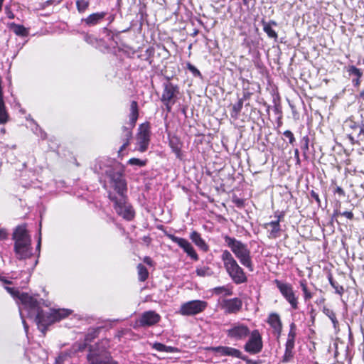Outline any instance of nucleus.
Wrapping results in <instances>:
<instances>
[{"label": "nucleus", "instance_id": "18", "mask_svg": "<svg viewBox=\"0 0 364 364\" xmlns=\"http://www.w3.org/2000/svg\"><path fill=\"white\" fill-rule=\"evenodd\" d=\"M161 316L155 311L149 310L141 314L136 323L140 327L152 326L161 321Z\"/></svg>", "mask_w": 364, "mask_h": 364}, {"label": "nucleus", "instance_id": "42", "mask_svg": "<svg viewBox=\"0 0 364 364\" xmlns=\"http://www.w3.org/2000/svg\"><path fill=\"white\" fill-rule=\"evenodd\" d=\"M213 292L218 295L223 293H225L226 296H230L232 294V291L225 286L214 288Z\"/></svg>", "mask_w": 364, "mask_h": 364}, {"label": "nucleus", "instance_id": "4", "mask_svg": "<svg viewBox=\"0 0 364 364\" xmlns=\"http://www.w3.org/2000/svg\"><path fill=\"white\" fill-rule=\"evenodd\" d=\"M129 127L123 126L121 129V134L119 136L120 142L122 143L118 151V156L122 155V152L130 144V141L132 139V129L136 126L137 119L139 116V109L138 102L136 100L131 102L129 108Z\"/></svg>", "mask_w": 364, "mask_h": 364}, {"label": "nucleus", "instance_id": "13", "mask_svg": "<svg viewBox=\"0 0 364 364\" xmlns=\"http://www.w3.org/2000/svg\"><path fill=\"white\" fill-rule=\"evenodd\" d=\"M33 318L43 336L46 335L48 327L55 323L51 310L47 312L41 308Z\"/></svg>", "mask_w": 364, "mask_h": 364}, {"label": "nucleus", "instance_id": "27", "mask_svg": "<svg viewBox=\"0 0 364 364\" xmlns=\"http://www.w3.org/2000/svg\"><path fill=\"white\" fill-rule=\"evenodd\" d=\"M9 28L18 36L26 37L29 34L28 30L24 26L14 22L10 23Z\"/></svg>", "mask_w": 364, "mask_h": 364}, {"label": "nucleus", "instance_id": "58", "mask_svg": "<svg viewBox=\"0 0 364 364\" xmlns=\"http://www.w3.org/2000/svg\"><path fill=\"white\" fill-rule=\"evenodd\" d=\"M294 158L296 161V164H300L301 161H300V158H299V152L298 149H295V150H294Z\"/></svg>", "mask_w": 364, "mask_h": 364}, {"label": "nucleus", "instance_id": "24", "mask_svg": "<svg viewBox=\"0 0 364 364\" xmlns=\"http://www.w3.org/2000/svg\"><path fill=\"white\" fill-rule=\"evenodd\" d=\"M263 227L266 229L268 228V227L271 228V229L268 230V237L269 239H276L280 236L282 229L278 221H271L264 223Z\"/></svg>", "mask_w": 364, "mask_h": 364}, {"label": "nucleus", "instance_id": "22", "mask_svg": "<svg viewBox=\"0 0 364 364\" xmlns=\"http://www.w3.org/2000/svg\"><path fill=\"white\" fill-rule=\"evenodd\" d=\"M261 23L263 27V31L267 35L268 38L273 39L274 41H277L278 34L272 28L273 26H277V23L274 20L267 21L264 18H262Z\"/></svg>", "mask_w": 364, "mask_h": 364}, {"label": "nucleus", "instance_id": "35", "mask_svg": "<svg viewBox=\"0 0 364 364\" xmlns=\"http://www.w3.org/2000/svg\"><path fill=\"white\" fill-rule=\"evenodd\" d=\"M136 269L139 280L142 282H145L149 275L147 268L140 263L136 266Z\"/></svg>", "mask_w": 364, "mask_h": 364}, {"label": "nucleus", "instance_id": "33", "mask_svg": "<svg viewBox=\"0 0 364 364\" xmlns=\"http://www.w3.org/2000/svg\"><path fill=\"white\" fill-rule=\"evenodd\" d=\"M9 120V114L4 101V98H0V124H4Z\"/></svg>", "mask_w": 364, "mask_h": 364}, {"label": "nucleus", "instance_id": "1", "mask_svg": "<svg viewBox=\"0 0 364 364\" xmlns=\"http://www.w3.org/2000/svg\"><path fill=\"white\" fill-rule=\"evenodd\" d=\"M225 245L230 249L222 251L220 256L224 268L235 284H241L247 282V277L244 269L239 265L232 254L238 259L240 264L249 271L254 270V264L252 259L251 251L247 245L241 240L228 235H222Z\"/></svg>", "mask_w": 364, "mask_h": 364}, {"label": "nucleus", "instance_id": "20", "mask_svg": "<svg viewBox=\"0 0 364 364\" xmlns=\"http://www.w3.org/2000/svg\"><path fill=\"white\" fill-rule=\"evenodd\" d=\"M106 15L107 12L105 11L92 13L86 18H82L81 22L88 27L95 26L103 21Z\"/></svg>", "mask_w": 364, "mask_h": 364}, {"label": "nucleus", "instance_id": "40", "mask_svg": "<svg viewBox=\"0 0 364 364\" xmlns=\"http://www.w3.org/2000/svg\"><path fill=\"white\" fill-rule=\"evenodd\" d=\"M99 328H95L90 331L85 336L84 341H85L87 343L93 341L96 338L98 337L99 335Z\"/></svg>", "mask_w": 364, "mask_h": 364}, {"label": "nucleus", "instance_id": "39", "mask_svg": "<svg viewBox=\"0 0 364 364\" xmlns=\"http://www.w3.org/2000/svg\"><path fill=\"white\" fill-rule=\"evenodd\" d=\"M309 137L307 135L303 136V138L301 140V149L303 151V156H304L305 159L308 158L307 152L309 151Z\"/></svg>", "mask_w": 364, "mask_h": 364}, {"label": "nucleus", "instance_id": "31", "mask_svg": "<svg viewBox=\"0 0 364 364\" xmlns=\"http://www.w3.org/2000/svg\"><path fill=\"white\" fill-rule=\"evenodd\" d=\"M226 356H231L233 358H237L241 359L244 361H246V363H251V361L247 359V357L245 355H243L242 353L240 350L232 348V347H229V346L227 347Z\"/></svg>", "mask_w": 364, "mask_h": 364}, {"label": "nucleus", "instance_id": "2", "mask_svg": "<svg viewBox=\"0 0 364 364\" xmlns=\"http://www.w3.org/2000/svg\"><path fill=\"white\" fill-rule=\"evenodd\" d=\"M12 240L14 241V250L18 259H26L32 256L31 237L27 230L26 223L15 228Z\"/></svg>", "mask_w": 364, "mask_h": 364}, {"label": "nucleus", "instance_id": "56", "mask_svg": "<svg viewBox=\"0 0 364 364\" xmlns=\"http://www.w3.org/2000/svg\"><path fill=\"white\" fill-rule=\"evenodd\" d=\"M8 234L5 229L0 228V240H4L7 238Z\"/></svg>", "mask_w": 364, "mask_h": 364}, {"label": "nucleus", "instance_id": "38", "mask_svg": "<svg viewBox=\"0 0 364 364\" xmlns=\"http://www.w3.org/2000/svg\"><path fill=\"white\" fill-rule=\"evenodd\" d=\"M75 4L77 10L80 14H84L90 6L89 0H77Z\"/></svg>", "mask_w": 364, "mask_h": 364}, {"label": "nucleus", "instance_id": "60", "mask_svg": "<svg viewBox=\"0 0 364 364\" xmlns=\"http://www.w3.org/2000/svg\"><path fill=\"white\" fill-rule=\"evenodd\" d=\"M310 315H311V318L312 322H314V320H315V316H316V312H315V310L314 309H311V310L310 311Z\"/></svg>", "mask_w": 364, "mask_h": 364}, {"label": "nucleus", "instance_id": "16", "mask_svg": "<svg viewBox=\"0 0 364 364\" xmlns=\"http://www.w3.org/2000/svg\"><path fill=\"white\" fill-rule=\"evenodd\" d=\"M242 301L238 297L224 299L221 308L226 314H237L242 309Z\"/></svg>", "mask_w": 364, "mask_h": 364}, {"label": "nucleus", "instance_id": "43", "mask_svg": "<svg viewBox=\"0 0 364 364\" xmlns=\"http://www.w3.org/2000/svg\"><path fill=\"white\" fill-rule=\"evenodd\" d=\"M186 68L192 73L194 77L202 78V74L200 70L191 63L188 62L186 63Z\"/></svg>", "mask_w": 364, "mask_h": 364}, {"label": "nucleus", "instance_id": "47", "mask_svg": "<svg viewBox=\"0 0 364 364\" xmlns=\"http://www.w3.org/2000/svg\"><path fill=\"white\" fill-rule=\"evenodd\" d=\"M348 71L351 76L361 77L363 75L362 72L354 65L349 66Z\"/></svg>", "mask_w": 364, "mask_h": 364}, {"label": "nucleus", "instance_id": "26", "mask_svg": "<svg viewBox=\"0 0 364 364\" xmlns=\"http://www.w3.org/2000/svg\"><path fill=\"white\" fill-rule=\"evenodd\" d=\"M330 188L338 200L344 199L346 197V193L345 190L340 186L338 185L336 180H331Z\"/></svg>", "mask_w": 364, "mask_h": 364}, {"label": "nucleus", "instance_id": "36", "mask_svg": "<svg viewBox=\"0 0 364 364\" xmlns=\"http://www.w3.org/2000/svg\"><path fill=\"white\" fill-rule=\"evenodd\" d=\"M323 312L330 318L333 323V328L336 329L339 326V323L336 318V313L332 309L327 307H323Z\"/></svg>", "mask_w": 364, "mask_h": 364}, {"label": "nucleus", "instance_id": "12", "mask_svg": "<svg viewBox=\"0 0 364 364\" xmlns=\"http://www.w3.org/2000/svg\"><path fill=\"white\" fill-rule=\"evenodd\" d=\"M208 303L201 300H193L183 303L179 309L182 316H193L203 312L207 307Z\"/></svg>", "mask_w": 364, "mask_h": 364}, {"label": "nucleus", "instance_id": "62", "mask_svg": "<svg viewBox=\"0 0 364 364\" xmlns=\"http://www.w3.org/2000/svg\"><path fill=\"white\" fill-rule=\"evenodd\" d=\"M274 112L276 114H278V113H280L281 112V110H280V108H279V106H275L274 107Z\"/></svg>", "mask_w": 364, "mask_h": 364}, {"label": "nucleus", "instance_id": "46", "mask_svg": "<svg viewBox=\"0 0 364 364\" xmlns=\"http://www.w3.org/2000/svg\"><path fill=\"white\" fill-rule=\"evenodd\" d=\"M145 53H146L145 60L148 61L149 65H151L153 63V57L154 55V48L152 47H149L146 50Z\"/></svg>", "mask_w": 364, "mask_h": 364}, {"label": "nucleus", "instance_id": "32", "mask_svg": "<svg viewBox=\"0 0 364 364\" xmlns=\"http://www.w3.org/2000/svg\"><path fill=\"white\" fill-rule=\"evenodd\" d=\"M152 348L159 352L177 353L178 349L176 347L168 346L161 343L156 342L152 345Z\"/></svg>", "mask_w": 364, "mask_h": 364}, {"label": "nucleus", "instance_id": "49", "mask_svg": "<svg viewBox=\"0 0 364 364\" xmlns=\"http://www.w3.org/2000/svg\"><path fill=\"white\" fill-rule=\"evenodd\" d=\"M232 202L239 208H243L245 205V200L237 198L236 196L232 197Z\"/></svg>", "mask_w": 364, "mask_h": 364}, {"label": "nucleus", "instance_id": "8", "mask_svg": "<svg viewBox=\"0 0 364 364\" xmlns=\"http://www.w3.org/2000/svg\"><path fill=\"white\" fill-rule=\"evenodd\" d=\"M250 329L244 323L235 322L226 331L227 337L233 341L245 340L250 334Z\"/></svg>", "mask_w": 364, "mask_h": 364}, {"label": "nucleus", "instance_id": "44", "mask_svg": "<svg viewBox=\"0 0 364 364\" xmlns=\"http://www.w3.org/2000/svg\"><path fill=\"white\" fill-rule=\"evenodd\" d=\"M228 346H217V347H210L208 350L214 352L215 353H218L220 355L226 356Z\"/></svg>", "mask_w": 364, "mask_h": 364}, {"label": "nucleus", "instance_id": "61", "mask_svg": "<svg viewBox=\"0 0 364 364\" xmlns=\"http://www.w3.org/2000/svg\"><path fill=\"white\" fill-rule=\"evenodd\" d=\"M1 84H2V79H1V76L0 75V98H4L3 88H2Z\"/></svg>", "mask_w": 364, "mask_h": 364}, {"label": "nucleus", "instance_id": "11", "mask_svg": "<svg viewBox=\"0 0 364 364\" xmlns=\"http://www.w3.org/2000/svg\"><path fill=\"white\" fill-rule=\"evenodd\" d=\"M165 235L172 242H175L181 247L183 252L193 261H198L199 256L191 243L186 238L177 237L173 234L165 232Z\"/></svg>", "mask_w": 364, "mask_h": 364}, {"label": "nucleus", "instance_id": "37", "mask_svg": "<svg viewBox=\"0 0 364 364\" xmlns=\"http://www.w3.org/2000/svg\"><path fill=\"white\" fill-rule=\"evenodd\" d=\"M294 348L285 346L284 353L282 358V362L283 363H289L293 360L294 355Z\"/></svg>", "mask_w": 364, "mask_h": 364}, {"label": "nucleus", "instance_id": "34", "mask_svg": "<svg viewBox=\"0 0 364 364\" xmlns=\"http://www.w3.org/2000/svg\"><path fill=\"white\" fill-rule=\"evenodd\" d=\"M299 285L303 291V297L305 301H308L313 297V293L309 290L306 279H301L299 281Z\"/></svg>", "mask_w": 364, "mask_h": 364}, {"label": "nucleus", "instance_id": "51", "mask_svg": "<svg viewBox=\"0 0 364 364\" xmlns=\"http://www.w3.org/2000/svg\"><path fill=\"white\" fill-rule=\"evenodd\" d=\"M208 267H197L196 269V273L199 277H205L208 275V272L209 271Z\"/></svg>", "mask_w": 364, "mask_h": 364}, {"label": "nucleus", "instance_id": "14", "mask_svg": "<svg viewBox=\"0 0 364 364\" xmlns=\"http://www.w3.org/2000/svg\"><path fill=\"white\" fill-rule=\"evenodd\" d=\"M108 176L113 188L117 193V196L127 195V184L123 172L110 171Z\"/></svg>", "mask_w": 364, "mask_h": 364}, {"label": "nucleus", "instance_id": "23", "mask_svg": "<svg viewBox=\"0 0 364 364\" xmlns=\"http://www.w3.org/2000/svg\"><path fill=\"white\" fill-rule=\"evenodd\" d=\"M191 241L203 252H207L209 251V245L202 237L200 233L196 230H193L189 235Z\"/></svg>", "mask_w": 364, "mask_h": 364}, {"label": "nucleus", "instance_id": "30", "mask_svg": "<svg viewBox=\"0 0 364 364\" xmlns=\"http://www.w3.org/2000/svg\"><path fill=\"white\" fill-rule=\"evenodd\" d=\"M250 85L251 83L248 80L242 79V97H241V99L243 100L244 101L249 100L254 94L253 92L251 91Z\"/></svg>", "mask_w": 364, "mask_h": 364}, {"label": "nucleus", "instance_id": "10", "mask_svg": "<svg viewBox=\"0 0 364 364\" xmlns=\"http://www.w3.org/2000/svg\"><path fill=\"white\" fill-rule=\"evenodd\" d=\"M263 348V341L261 333L258 329L250 332L248 341L244 346V349L250 354L255 355L259 353Z\"/></svg>", "mask_w": 364, "mask_h": 364}, {"label": "nucleus", "instance_id": "3", "mask_svg": "<svg viewBox=\"0 0 364 364\" xmlns=\"http://www.w3.org/2000/svg\"><path fill=\"white\" fill-rule=\"evenodd\" d=\"M109 341L104 338L94 345L89 346V353L87 355L90 364H118L109 351Z\"/></svg>", "mask_w": 364, "mask_h": 364}, {"label": "nucleus", "instance_id": "5", "mask_svg": "<svg viewBox=\"0 0 364 364\" xmlns=\"http://www.w3.org/2000/svg\"><path fill=\"white\" fill-rule=\"evenodd\" d=\"M108 198L113 203V208L116 213L127 221H132L135 218V210L132 205L128 202L127 195L117 196L109 192Z\"/></svg>", "mask_w": 364, "mask_h": 364}, {"label": "nucleus", "instance_id": "17", "mask_svg": "<svg viewBox=\"0 0 364 364\" xmlns=\"http://www.w3.org/2000/svg\"><path fill=\"white\" fill-rule=\"evenodd\" d=\"M328 279L331 286L335 289V293L339 296H343L347 287L346 277L344 274H338L333 277L331 273H328Z\"/></svg>", "mask_w": 364, "mask_h": 364}, {"label": "nucleus", "instance_id": "59", "mask_svg": "<svg viewBox=\"0 0 364 364\" xmlns=\"http://www.w3.org/2000/svg\"><path fill=\"white\" fill-rule=\"evenodd\" d=\"M361 77H355V78H353L352 80V82L354 86H358L360 83V78Z\"/></svg>", "mask_w": 364, "mask_h": 364}, {"label": "nucleus", "instance_id": "9", "mask_svg": "<svg viewBox=\"0 0 364 364\" xmlns=\"http://www.w3.org/2000/svg\"><path fill=\"white\" fill-rule=\"evenodd\" d=\"M151 124L149 122L141 124L136 134L138 150L140 152H145L149 147L151 141Z\"/></svg>", "mask_w": 364, "mask_h": 364}, {"label": "nucleus", "instance_id": "41", "mask_svg": "<svg viewBox=\"0 0 364 364\" xmlns=\"http://www.w3.org/2000/svg\"><path fill=\"white\" fill-rule=\"evenodd\" d=\"M5 289L14 299H17L19 301L21 300V295L23 292H20L18 289L14 287H6Z\"/></svg>", "mask_w": 364, "mask_h": 364}, {"label": "nucleus", "instance_id": "53", "mask_svg": "<svg viewBox=\"0 0 364 364\" xmlns=\"http://www.w3.org/2000/svg\"><path fill=\"white\" fill-rule=\"evenodd\" d=\"M89 343H87L85 341H83V342H80L75 343V348L77 351L82 352L86 349Z\"/></svg>", "mask_w": 364, "mask_h": 364}, {"label": "nucleus", "instance_id": "29", "mask_svg": "<svg viewBox=\"0 0 364 364\" xmlns=\"http://www.w3.org/2000/svg\"><path fill=\"white\" fill-rule=\"evenodd\" d=\"M244 100L240 98L237 102L235 104L230 105L231 109L230 112V116L234 119H237L239 118L240 114L242 111Z\"/></svg>", "mask_w": 364, "mask_h": 364}, {"label": "nucleus", "instance_id": "21", "mask_svg": "<svg viewBox=\"0 0 364 364\" xmlns=\"http://www.w3.org/2000/svg\"><path fill=\"white\" fill-rule=\"evenodd\" d=\"M168 146L171 149L172 151L175 154L176 157L179 160H183V142L180 138L176 135L168 136Z\"/></svg>", "mask_w": 364, "mask_h": 364}, {"label": "nucleus", "instance_id": "57", "mask_svg": "<svg viewBox=\"0 0 364 364\" xmlns=\"http://www.w3.org/2000/svg\"><path fill=\"white\" fill-rule=\"evenodd\" d=\"M284 212H281V213H279L278 214L276 213L275 214V218H277V220L275 221H278V223L280 224V222L284 218Z\"/></svg>", "mask_w": 364, "mask_h": 364}, {"label": "nucleus", "instance_id": "6", "mask_svg": "<svg viewBox=\"0 0 364 364\" xmlns=\"http://www.w3.org/2000/svg\"><path fill=\"white\" fill-rule=\"evenodd\" d=\"M273 282L291 309L297 310L299 309V296L296 295L291 284L282 282L277 279H274Z\"/></svg>", "mask_w": 364, "mask_h": 364}, {"label": "nucleus", "instance_id": "28", "mask_svg": "<svg viewBox=\"0 0 364 364\" xmlns=\"http://www.w3.org/2000/svg\"><path fill=\"white\" fill-rule=\"evenodd\" d=\"M51 311L55 323L68 317L72 314L71 310L65 309H51Z\"/></svg>", "mask_w": 364, "mask_h": 364}, {"label": "nucleus", "instance_id": "55", "mask_svg": "<svg viewBox=\"0 0 364 364\" xmlns=\"http://www.w3.org/2000/svg\"><path fill=\"white\" fill-rule=\"evenodd\" d=\"M143 262L146 264L147 265L150 266V267H154L155 263L153 261V259L149 257V256H146L144 257L143 259Z\"/></svg>", "mask_w": 364, "mask_h": 364}, {"label": "nucleus", "instance_id": "52", "mask_svg": "<svg viewBox=\"0 0 364 364\" xmlns=\"http://www.w3.org/2000/svg\"><path fill=\"white\" fill-rule=\"evenodd\" d=\"M283 135L289 139V144H293L295 142L296 139L291 131L286 130L284 132Z\"/></svg>", "mask_w": 364, "mask_h": 364}, {"label": "nucleus", "instance_id": "63", "mask_svg": "<svg viewBox=\"0 0 364 364\" xmlns=\"http://www.w3.org/2000/svg\"><path fill=\"white\" fill-rule=\"evenodd\" d=\"M144 242H147L148 244L151 242V238L149 237H144Z\"/></svg>", "mask_w": 364, "mask_h": 364}, {"label": "nucleus", "instance_id": "64", "mask_svg": "<svg viewBox=\"0 0 364 364\" xmlns=\"http://www.w3.org/2000/svg\"><path fill=\"white\" fill-rule=\"evenodd\" d=\"M1 281H3L5 284H11L12 282L11 281L7 280L6 279H2Z\"/></svg>", "mask_w": 364, "mask_h": 364}, {"label": "nucleus", "instance_id": "54", "mask_svg": "<svg viewBox=\"0 0 364 364\" xmlns=\"http://www.w3.org/2000/svg\"><path fill=\"white\" fill-rule=\"evenodd\" d=\"M310 195H311V197L313 198L316 200L318 206L321 207V202L318 194L316 192H315L314 190H311L310 191Z\"/></svg>", "mask_w": 364, "mask_h": 364}, {"label": "nucleus", "instance_id": "48", "mask_svg": "<svg viewBox=\"0 0 364 364\" xmlns=\"http://www.w3.org/2000/svg\"><path fill=\"white\" fill-rule=\"evenodd\" d=\"M338 215L345 216L348 219H350V220L353 219V214L350 211H344V212L341 213L338 210H335L333 212V217H338Z\"/></svg>", "mask_w": 364, "mask_h": 364}, {"label": "nucleus", "instance_id": "7", "mask_svg": "<svg viewBox=\"0 0 364 364\" xmlns=\"http://www.w3.org/2000/svg\"><path fill=\"white\" fill-rule=\"evenodd\" d=\"M178 93L179 87L177 85H174L169 81L164 84L161 101L165 105L168 112L171 111L172 106L175 104Z\"/></svg>", "mask_w": 364, "mask_h": 364}, {"label": "nucleus", "instance_id": "25", "mask_svg": "<svg viewBox=\"0 0 364 364\" xmlns=\"http://www.w3.org/2000/svg\"><path fill=\"white\" fill-rule=\"evenodd\" d=\"M297 335V328L295 323L291 322L289 324V331L285 343V346L294 348L295 341Z\"/></svg>", "mask_w": 364, "mask_h": 364}, {"label": "nucleus", "instance_id": "45", "mask_svg": "<svg viewBox=\"0 0 364 364\" xmlns=\"http://www.w3.org/2000/svg\"><path fill=\"white\" fill-rule=\"evenodd\" d=\"M147 160H141L137 158H132L128 161V164L132 166H138L140 167L146 166Z\"/></svg>", "mask_w": 364, "mask_h": 364}, {"label": "nucleus", "instance_id": "15", "mask_svg": "<svg viewBox=\"0 0 364 364\" xmlns=\"http://www.w3.org/2000/svg\"><path fill=\"white\" fill-rule=\"evenodd\" d=\"M20 303L30 318H33L41 308V302L28 293H23Z\"/></svg>", "mask_w": 364, "mask_h": 364}, {"label": "nucleus", "instance_id": "19", "mask_svg": "<svg viewBox=\"0 0 364 364\" xmlns=\"http://www.w3.org/2000/svg\"><path fill=\"white\" fill-rule=\"evenodd\" d=\"M267 323L272 328L273 333L279 338L283 329V323L280 316L277 313H270L267 317Z\"/></svg>", "mask_w": 364, "mask_h": 364}, {"label": "nucleus", "instance_id": "50", "mask_svg": "<svg viewBox=\"0 0 364 364\" xmlns=\"http://www.w3.org/2000/svg\"><path fill=\"white\" fill-rule=\"evenodd\" d=\"M4 12H5V14L6 15V16L9 19H14L15 18V14H14V13L12 11L11 5V4H6L4 6Z\"/></svg>", "mask_w": 364, "mask_h": 364}]
</instances>
